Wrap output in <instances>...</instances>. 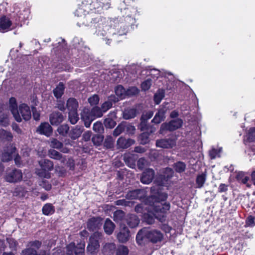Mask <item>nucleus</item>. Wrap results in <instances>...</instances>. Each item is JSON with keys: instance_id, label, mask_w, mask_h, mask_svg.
<instances>
[{"instance_id": "f257e3e1", "label": "nucleus", "mask_w": 255, "mask_h": 255, "mask_svg": "<svg viewBox=\"0 0 255 255\" xmlns=\"http://www.w3.org/2000/svg\"><path fill=\"white\" fill-rule=\"evenodd\" d=\"M130 70V73L128 74V77H126L125 80L129 78L131 80L137 79L141 80H152L158 78L170 79L172 75L170 72H166L162 70L160 71L157 69L151 68V67H146L141 69L138 66L133 65L127 68Z\"/></svg>"}, {"instance_id": "f03ea898", "label": "nucleus", "mask_w": 255, "mask_h": 255, "mask_svg": "<svg viewBox=\"0 0 255 255\" xmlns=\"http://www.w3.org/2000/svg\"><path fill=\"white\" fill-rule=\"evenodd\" d=\"M112 20H106L105 18H101L98 21V24L94 26L97 29L96 33L97 35L103 37V39H107L106 43L110 44L111 42V36L118 34L120 35L125 34L127 32V27L123 26V23H118L112 28L113 23Z\"/></svg>"}, {"instance_id": "7ed1b4c3", "label": "nucleus", "mask_w": 255, "mask_h": 255, "mask_svg": "<svg viewBox=\"0 0 255 255\" xmlns=\"http://www.w3.org/2000/svg\"><path fill=\"white\" fill-rule=\"evenodd\" d=\"M152 200H155V203L151 207V210H152V214L153 216L148 214L145 215V220L148 224H152L154 223V218H156L161 222H163L165 220V213L169 210L170 205L167 203H162V202L165 200H161L159 196L152 194L151 195Z\"/></svg>"}, {"instance_id": "20e7f679", "label": "nucleus", "mask_w": 255, "mask_h": 255, "mask_svg": "<svg viewBox=\"0 0 255 255\" xmlns=\"http://www.w3.org/2000/svg\"><path fill=\"white\" fill-rule=\"evenodd\" d=\"M173 174V171L170 168H166L160 171L159 177L156 179L155 185L151 188L152 194L156 195L161 200H165L167 197L166 193L162 191L161 187H166L167 182Z\"/></svg>"}, {"instance_id": "39448f33", "label": "nucleus", "mask_w": 255, "mask_h": 255, "mask_svg": "<svg viewBox=\"0 0 255 255\" xmlns=\"http://www.w3.org/2000/svg\"><path fill=\"white\" fill-rule=\"evenodd\" d=\"M9 108L14 119L17 122H21L22 118L25 121H28L31 117V111L29 107L25 104H21L19 105L18 109L16 99L11 98L9 100Z\"/></svg>"}, {"instance_id": "423d86ee", "label": "nucleus", "mask_w": 255, "mask_h": 255, "mask_svg": "<svg viewBox=\"0 0 255 255\" xmlns=\"http://www.w3.org/2000/svg\"><path fill=\"white\" fill-rule=\"evenodd\" d=\"M41 246V243L38 241H31L28 243L26 248L22 251L21 255H49V251L40 250L37 253L36 250Z\"/></svg>"}, {"instance_id": "0eeeda50", "label": "nucleus", "mask_w": 255, "mask_h": 255, "mask_svg": "<svg viewBox=\"0 0 255 255\" xmlns=\"http://www.w3.org/2000/svg\"><path fill=\"white\" fill-rule=\"evenodd\" d=\"M41 170L37 171V174L40 177L49 178L50 174L49 172L53 169V164L52 162L48 159H42L39 161Z\"/></svg>"}, {"instance_id": "6e6552de", "label": "nucleus", "mask_w": 255, "mask_h": 255, "mask_svg": "<svg viewBox=\"0 0 255 255\" xmlns=\"http://www.w3.org/2000/svg\"><path fill=\"white\" fill-rule=\"evenodd\" d=\"M22 179V173L17 169H8L6 171L5 180L9 183H17Z\"/></svg>"}, {"instance_id": "1a4fd4ad", "label": "nucleus", "mask_w": 255, "mask_h": 255, "mask_svg": "<svg viewBox=\"0 0 255 255\" xmlns=\"http://www.w3.org/2000/svg\"><path fill=\"white\" fill-rule=\"evenodd\" d=\"M102 233L95 232L90 238L89 242L87 248V251L91 254H93L100 247L99 240L102 237Z\"/></svg>"}, {"instance_id": "9d476101", "label": "nucleus", "mask_w": 255, "mask_h": 255, "mask_svg": "<svg viewBox=\"0 0 255 255\" xmlns=\"http://www.w3.org/2000/svg\"><path fill=\"white\" fill-rule=\"evenodd\" d=\"M85 244L80 243L76 247L73 243H70L66 247V255H84Z\"/></svg>"}, {"instance_id": "9b49d317", "label": "nucleus", "mask_w": 255, "mask_h": 255, "mask_svg": "<svg viewBox=\"0 0 255 255\" xmlns=\"http://www.w3.org/2000/svg\"><path fill=\"white\" fill-rule=\"evenodd\" d=\"M101 78L105 80H121L124 78L125 73L123 70L113 68L108 73H106Z\"/></svg>"}, {"instance_id": "f8f14e48", "label": "nucleus", "mask_w": 255, "mask_h": 255, "mask_svg": "<svg viewBox=\"0 0 255 255\" xmlns=\"http://www.w3.org/2000/svg\"><path fill=\"white\" fill-rule=\"evenodd\" d=\"M7 112L6 105L0 104V124L4 127L9 124Z\"/></svg>"}, {"instance_id": "ddd939ff", "label": "nucleus", "mask_w": 255, "mask_h": 255, "mask_svg": "<svg viewBox=\"0 0 255 255\" xmlns=\"http://www.w3.org/2000/svg\"><path fill=\"white\" fill-rule=\"evenodd\" d=\"M146 238L153 243H157L161 241L163 238L162 234L159 231L147 230Z\"/></svg>"}, {"instance_id": "4468645a", "label": "nucleus", "mask_w": 255, "mask_h": 255, "mask_svg": "<svg viewBox=\"0 0 255 255\" xmlns=\"http://www.w3.org/2000/svg\"><path fill=\"white\" fill-rule=\"evenodd\" d=\"M146 196V193L144 190L137 189L128 192L126 198L128 199H143Z\"/></svg>"}, {"instance_id": "2eb2a0df", "label": "nucleus", "mask_w": 255, "mask_h": 255, "mask_svg": "<svg viewBox=\"0 0 255 255\" xmlns=\"http://www.w3.org/2000/svg\"><path fill=\"white\" fill-rule=\"evenodd\" d=\"M81 119L84 122L86 128H89L92 121L94 120L91 111L88 109H84L81 113Z\"/></svg>"}, {"instance_id": "dca6fc26", "label": "nucleus", "mask_w": 255, "mask_h": 255, "mask_svg": "<svg viewBox=\"0 0 255 255\" xmlns=\"http://www.w3.org/2000/svg\"><path fill=\"white\" fill-rule=\"evenodd\" d=\"M154 176V170L152 169H147L143 172L140 181L143 184H149L152 181Z\"/></svg>"}, {"instance_id": "f3484780", "label": "nucleus", "mask_w": 255, "mask_h": 255, "mask_svg": "<svg viewBox=\"0 0 255 255\" xmlns=\"http://www.w3.org/2000/svg\"><path fill=\"white\" fill-rule=\"evenodd\" d=\"M175 143L174 139H161L156 141V146L163 148H169L172 147Z\"/></svg>"}, {"instance_id": "a211bd4d", "label": "nucleus", "mask_w": 255, "mask_h": 255, "mask_svg": "<svg viewBox=\"0 0 255 255\" xmlns=\"http://www.w3.org/2000/svg\"><path fill=\"white\" fill-rule=\"evenodd\" d=\"M64 117L63 115L60 112H53L50 114L49 121L51 124L53 126H57L63 122Z\"/></svg>"}, {"instance_id": "6ab92c4d", "label": "nucleus", "mask_w": 255, "mask_h": 255, "mask_svg": "<svg viewBox=\"0 0 255 255\" xmlns=\"http://www.w3.org/2000/svg\"><path fill=\"white\" fill-rule=\"evenodd\" d=\"M129 231L127 227H123L117 235L119 241L123 243L127 242L129 240Z\"/></svg>"}, {"instance_id": "aec40b11", "label": "nucleus", "mask_w": 255, "mask_h": 255, "mask_svg": "<svg viewBox=\"0 0 255 255\" xmlns=\"http://www.w3.org/2000/svg\"><path fill=\"white\" fill-rule=\"evenodd\" d=\"M134 143V140L131 139H126L120 137L117 140V145L118 148H127Z\"/></svg>"}, {"instance_id": "412c9836", "label": "nucleus", "mask_w": 255, "mask_h": 255, "mask_svg": "<svg viewBox=\"0 0 255 255\" xmlns=\"http://www.w3.org/2000/svg\"><path fill=\"white\" fill-rule=\"evenodd\" d=\"M37 131L40 134H44L48 136L52 133V129L48 123H41L38 127Z\"/></svg>"}, {"instance_id": "4be33fe9", "label": "nucleus", "mask_w": 255, "mask_h": 255, "mask_svg": "<svg viewBox=\"0 0 255 255\" xmlns=\"http://www.w3.org/2000/svg\"><path fill=\"white\" fill-rule=\"evenodd\" d=\"M12 23L8 17L3 16L0 18V31L4 32L10 30Z\"/></svg>"}, {"instance_id": "5701e85b", "label": "nucleus", "mask_w": 255, "mask_h": 255, "mask_svg": "<svg viewBox=\"0 0 255 255\" xmlns=\"http://www.w3.org/2000/svg\"><path fill=\"white\" fill-rule=\"evenodd\" d=\"M101 223L99 218H92L87 223V228L91 231H94L101 226Z\"/></svg>"}, {"instance_id": "b1692460", "label": "nucleus", "mask_w": 255, "mask_h": 255, "mask_svg": "<svg viewBox=\"0 0 255 255\" xmlns=\"http://www.w3.org/2000/svg\"><path fill=\"white\" fill-rule=\"evenodd\" d=\"M175 129V121L172 120L168 123H163L161 125L159 132L164 134L165 131H172Z\"/></svg>"}, {"instance_id": "393cba45", "label": "nucleus", "mask_w": 255, "mask_h": 255, "mask_svg": "<svg viewBox=\"0 0 255 255\" xmlns=\"http://www.w3.org/2000/svg\"><path fill=\"white\" fill-rule=\"evenodd\" d=\"M78 106V103L76 99L73 98H70L68 99L66 107L69 112L77 111Z\"/></svg>"}, {"instance_id": "a878e982", "label": "nucleus", "mask_w": 255, "mask_h": 255, "mask_svg": "<svg viewBox=\"0 0 255 255\" xmlns=\"http://www.w3.org/2000/svg\"><path fill=\"white\" fill-rule=\"evenodd\" d=\"M83 131V128L81 126H76L73 128L69 132V136L73 139L78 138Z\"/></svg>"}, {"instance_id": "bb28decb", "label": "nucleus", "mask_w": 255, "mask_h": 255, "mask_svg": "<svg viewBox=\"0 0 255 255\" xmlns=\"http://www.w3.org/2000/svg\"><path fill=\"white\" fill-rule=\"evenodd\" d=\"M48 155L50 158L59 160L61 163H64L66 159L65 156H63L61 153L54 149H50Z\"/></svg>"}, {"instance_id": "cd10ccee", "label": "nucleus", "mask_w": 255, "mask_h": 255, "mask_svg": "<svg viewBox=\"0 0 255 255\" xmlns=\"http://www.w3.org/2000/svg\"><path fill=\"white\" fill-rule=\"evenodd\" d=\"M165 110L163 108L160 109L156 113L152 122L158 124L163 121L165 118Z\"/></svg>"}, {"instance_id": "c85d7f7f", "label": "nucleus", "mask_w": 255, "mask_h": 255, "mask_svg": "<svg viewBox=\"0 0 255 255\" xmlns=\"http://www.w3.org/2000/svg\"><path fill=\"white\" fill-rule=\"evenodd\" d=\"M115 228L114 223L109 219H107L104 226V231L105 233L108 235L113 233Z\"/></svg>"}, {"instance_id": "c756f323", "label": "nucleus", "mask_w": 255, "mask_h": 255, "mask_svg": "<svg viewBox=\"0 0 255 255\" xmlns=\"http://www.w3.org/2000/svg\"><path fill=\"white\" fill-rule=\"evenodd\" d=\"M137 114V111L135 108H128L123 112V118L126 120L134 118Z\"/></svg>"}, {"instance_id": "7c9ffc66", "label": "nucleus", "mask_w": 255, "mask_h": 255, "mask_svg": "<svg viewBox=\"0 0 255 255\" xmlns=\"http://www.w3.org/2000/svg\"><path fill=\"white\" fill-rule=\"evenodd\" d=\"M139 223L138 218L134 214H131L128 217L127 223L131 228L136 227Z\"/></svg>"}, {"instance_id": "2f4dec72", "label": "nucleus", "mask_w": 255, "mask_h": 255, "mask_svg": "<svg viewBox=\"0 0 255 255\" xmlns=\"http://www.w3.org/2000/svg\"><path fill=\"white\" fill-rule=\"evenodd\" d=\"M236 178L239 182H240L244 184H246L248 187H251V184L248 183L250 178L246 175L245 173L243 172H239L237 173Z\"/></svg>"}, {"instance_id": "473e14b6", "label": "nucleus", "mask_w": 255, "mask_h": 255, "mask_svg": "<svg viewBox=\"0 0 255 255\" xmlns=\"http://www.w3.org/2000/svg\"><path fill=\"white\" fill-rule=\"evenodd\" d=\"M64 89L65 86L63 83H59V84L56 87V88L53 89V94L54 96L57 99L61 98L64 93Z\"/></svg>"}, {"instance_id": "72a5a7b5", "label": "nucleus", "mask_w": 255, "mask_h": 255, "mask_svg": "<svg viewBox=\"0 0 255 255\" xmlns=\"http://www.w3.org/2000/svg\"><path fill=\"white\" fill-rule=\"evenodd\" d=\"M136 157L133 155H125L124 160L126 164L130 168H134L135 166V159Z\"/></svg>"}, {"instance_id": "f704fd0d", "label": "nucleus", "mask_w": 255, "mask_h": 255, "mask_svg": "<svg viewBox=\"0 0 255 255\" xmlns=\"http://www.w3.org/2000/svg\"><path fill=\"white\" fill-rule=\"evenodd\" d=\"M116 249V245L113 243H106L102 249L103 253L105 255H110Z\"/></svg>"}, {"instance_id": "c9c22d12", "label": "nucleus", "mask_w": 255, "mask_h": 255, "mask_svg": "<svg viewBox=\"0 0 255 255\" xmlns=\"http://www.w3.org/2000/svg\"><path fill=\"white\" fill-rule=\"evenodd\" d=\"M72 43L74 47L78 50L80 49L82 51L83 49L86 48L84 45V42L82 41V39L79 37H74L73 39Z\"/></svg>"}, {"instance_id": "e433bc0d", "label": "nucleus", "mask_w": 255, "mask_h": 255, "mask_svg": "<svg viewBox=\"0 0 255 255\" xmlns=\"http://www.w3.org/2000/svg\"><path fill=\"white\" fill-rule=\"evenodd\" d=\"M30 11L27 8H23L22 10H20L17 13V16L19 18V21H23L29 18Z\"/></svg>"}, {"instance_id": "4c0bfd02", "label": "nucleus", "mask_w": 255, "mask_h": 255, "mask_svg": "<svg viewBox=\"0 0 255 255\" xmlns=\"http://www.w3.org/2000/svg\"><path fill=\"white\" fill-rule=\"evenodd\" d=\"M165 96L164 91L162 89L158 90L154 94V101L156 104H159Z\"/></svg>"}, {"instance_id": "58836bf2", "label": "nucleus", "mask_w": 255, "mask_h": 255, "mask_svg": "<svg viewBox=\"0 0 255 255\" xmlns=\"http://www.w3.org/2000/svg\"><path fill=\"white\" fill-rule=\"evenodd\" d=\"M147 229H142L137 234L136 240L138 244L141 245L144 237H146Z\"/></svg>"}, {"instance_id": "ea45409f", "label": "nucleus", "mask_w": 255, "mask_h": 255, "mask_svg": "<svg viewBox=\"0 0 255 255\" xmlns=\"http://www.w3.org/2000/svg\"><path fill=\"white\" fill-rule=\"evenodd\" d=\"M54 211V207L50 204H46L42 208V212L45 215L52 214Z\"/></svg>"}, {"instance_id": "a19ab883", "label": "nucleus", "mask_w": 255, "mask_h": 255, "mask_svg": "<svg viewBox=\"0 0 255 255\" xmlns=\"http://www.w3.org/2000/svg\"><path fill=\"white\" fill-rule=\"evenodd\" d=\"M15 148H11L10 151H4L2 153L1 159L3 161H8L12 158V154L14 151Z\"/></svg>"}, {"instance_id": "79ce46f5", "label": "nucleus", "mask_w": 255, "mask_h": 255, "mask_svg": "<svg viewBox=\"0 0 255 255\" xmlns=\"http://www.w3.org/2000/svg\"><path fill=\"white\" fill-rule=\"evenodd\" d=\"M79 120L77 111L69 112V120L73 124H75Z\"/></svg>"}, {"instance_id": "37998d69", "label": "nucleus", "mask_w": 255, "mask_h": 255, "mask_svg": "<svg viewBox=\"0 0 255 255\" xmlns=\"http://www.w3.org/2000/svg\"><path fill=\"white\" fill-rule=\"evenodd\" d=\"M92 114L94 119L96 118H100L103 116V111L98 107H95L91 110Z\"/></svg>"}, {"instance_id": "c03bdc74", "label": "nucleus", "mask_w": 255, "mask_h": 255, "mask_svg": "<svg viewBox=\"0 0 255 255\" xmlns=\"http://www.w3.org/2000/svg\"><path fill=\"white\" fill-rule=\"evenodd\" d=\"M206 181V176L205 174H202L198 175L196 178V184L198 188H201L203 186Z\"/></svg>"}, {"instance_id": "a18cd8bd", "label": "nucleus", "mask_w": 255, "mask_h": 255, "mask_svg": "<svg viewBox=\"0 0 255 255\" xmlns=\"http://www.w3.org/2000/svg\"><path fill=\"white\" fill-rule=\"evenodd\" d=\"M50 145L53 148L60 149L62 147L63 143L56 138H52L50 140Z\"/></svg>"}, {"instance_id": "49530a36", "label": "nucleus", "mask_w": 255, "mask_h": 255, "mask_svg": "<svg viewBox=\"0 0 255 255\" xmlns=\"http://www.w3.org/2000/svg\"><path fill=\"white\" fill-rule=\"evenodd\" d=\"M114 139L111 135L106 136L104 141V145L108 148H111L113 147Z\"/></svg>"}, {"instance_id": "de8ad7c7", "label": "nucleus", "mask_w": 255, "mask_h": 255, "mask_svg": "<svg viewBox=\"0 0 255 255\" xmlns=\"http://www.w3.org/2000/svg\"><path fill=\"white\" fill-rule=\"evenodd\" d=\"M69 129V126L66 124H64L59 126L57 129V131L60 134L63 136L67 134Z\"/></svg>"}, {"instance_id": "09e8293b", "label": "nucleus", "mask_w": 255, "mask_h": 255, "mask_svg": "<svg viewBox=\"0 0 255 255\" xmlns=\"http://www.w3.org/2000/svg\"><path fill=\"white\" fill-rule=\"evenodd\" d=\"M104 125L106 128H112L116 126V123L112 118H107L105 120Z\"/></svg>"}, {"instance_id": "8fccbe9b", "label": "nucleus", "mask_w": 255, "mask_h": 255, "mask_svg": "<svg viewBox=\"0 0 255 255\" xmlns=\"http://www.w3.org/2000/svg\"><path fill=\"white\" fill-rule=\"evenodd\" d=\"M139 140L141 144H145L147 143L149 140V134L147 132H143L139 137Z\"/></svg>"}, {"instance_id": "3c124183", "label": "nucleus", "mask_w": 255, "mask_h": 255, "mask_svg": "<svg viewBox=\"0 0 255 255\" xmlns=\"http://www.w3.org/2000/svg\"><path fill=\"white\" fill-rule=\"evenodd\" d=\"M103 140V136L101 135L97 134L93 136L92 141L94 145L96 146L100 145Z\"/></svg>"}, {"instance_id": "603ef678", "label": "nucleus", "mask_w": 255, "mask_h": 255, "mask_svg": "<svg viewBox=\"0 0 255 255\" xmlns=\"http://www.w3.org/2000/svg\"><path fill=\"white\" fill-rule=\"evenodd\" d=\"M12 135L11 133L3 129H0V139L5 138L10 140L12 138Z\"/></svg>"}, {"instance_id": "864d4df0", "label": "nucleus", "mask_w": 255, "mask_h": 255, "mask_svg": "<svg viewBox=\"0 0 255 255\" xmlns=\"http://www.w3.org/2000/svg\"><path fill=\"white\" fill-rule=\"evenodd\" d=\"M125 131L128 134H133L135 130V128L130 124H124Z\"/></svg>"}, {"instance_id": "5fc2aeb1", "label": "nucleus", "mask_w": 255, "mask_h": 255, "mask_svg": "<svg viewBox=\"0 0 255 255\" xmlns=\"http://www.w3.org/2000/svg\"><path fill=\"white\" fill-rule=\"evenodd\" d=\"M247 138L250 142L255 141V128H252L249 130Z\"/></svg>"}, {"instance_id": "6e6d98bb", "label": "nucleus", "mask_w": 255, "mask_h": 255, "mask_svg": "<svg viewBox=\"0 0 255 255\" xmlns=\"http://www.w3.org/2000/svg\"><path fill=\"white\" fill-rule=\"evenodd\" d=\"M128 250L127 247L121 246L117 250L116 255H128Z\"/></svg>"}, {"instance_id": "4d7b16f0", "label": "nucleus", "mask_w": 255, "mask_h": 255, "mask_svg": "<svg viewBox=\"0 0 255 255\" xmlns=\"http://www.w3.org/2000/svg\"><path fill=\"white\" fill-rule=\"evenodd\" d=\"M115 93L116 95L119 97L122 98L123 96L125 93V90L124 87L121 85L117 86L115 88Z\"/></svg>"}, {"instance_id": "13d9d810", "label": "nucleus", "mask_w": 255, "mask_h": 255, "mask_svg": "<svg viewBox=\"0 0 255 255\" xmlns=\"http://www.w3.org/2000/svg\"><path fill=\"white\" fill-rule=\"evenodd\" d=\"M93 129L97 132L101 133L104 130L102 124L100 122H97L93 125Z\"/></svg>"}, {"instance_id": "bf43d9fd", "label": "nucleus", "mask_w": 255, "mask_h": 255, "mask_svg": "<svg viewBox=\"0 0 255 255\" xmlns=\"http://www.w3.org/2000/svg\"><path fill=\"white\" fill-rule=\"evenodd\" d=\"M125 131L124 124H120L114 130L113 134L117 136L119 135L123 131Z\"/></svg>"}, {"instance_id": "052dcab7", "label": "nucleus", "mask_w": 255, "mask_h": 255, "mask_svg": "<svg viewBox=\"0 0 255 255\" xmlns=\"http://www.w3.org/2000/svg\"><path fill=\"white\" fill-rule=\"evenodd\" d=\"M186 167V164L183 162H176V172L181 173L185 171Z\"/></svg>"}, {"instance_id": "680f3d73", "label": "nucleus", "mask_w": 255, "mask_h": 255, "mask_svg": "<svg viewBox=\"0 0 255 255\" xmlns=\"http://www.w3.org/2000/svg\"><path fill=\"white\" fill-rule=\"evenodd\" d=\"M7 242L8 243L9 248L13 250H15L18 245L17 242L12 238H7Z\"/></svg>"}, {"instance_id": "e2e57ef3", "label": "nucleus", "mask_w": 255, "mask_h": 255, "mask_svg": "<svg viewBox=\"0 0 255 255\" xmlns=\"http://www.w3.org/2000/svg\"><path fill=\"white\" fill-rule=\"evenodd\" d=\"M112 106V102L108 100L102 104L101 108L103 112H106L109 110Z\"/></svg>"}, {"instance_id": "0e129e2a", "label": "nucleus", "mask_w": 255, "mask_h": 255, "mask_svg": "<svg viewBox=\"0 0 255 255\" xmlns=\"http://www.w3.org/2000/svg\"><path fill=\"white\" fill-rule=\"evenodd\" d=\"M99 101V98L97 95H94L88 99V102L91 105H96Z\"/></svg>"}, {"instance_id": "69168bd1", "label": "nucleus", "mask_w": 255, "mask_h": 255, "mask_svg": "<svg viewBox=\"0 0 255 255\" xmlns=\"http://www.w3.org/2000/svg\"><path fill=\"white\" fill-rule=\"evenodd\" d=\"M86 11L82 7H79L76 9L75 12V15L77 16L82 17L84 18L86 17Z\"/></svg>"}, {"instance_id": "338daca9", "label": "nucleus", "mask_w": 255, "mask_h": 255, "mask_svg": "<svg viewBox=\"0 0 255 255\" xmlns=\"http://www.w3.org/2000/svg\"><path fill=\"white\" fill-rule=\"evenodd\" d=\"M221 149H217L214 148H213L211 150L209 151V155L211 159H215L217 156H218Z\"/></svg>"}, {"instance_id": "774afa93", "label": "nucleus", "mask_w": 255, "mask_h": 255, "mask_svg": "<svg viewBox=\"0 0 255 255\" xmlns=\"http://www.w3.org/2000/svg\"><path fill=\"white\" fill-rule=\"evenodd\" d=\"M147 163L148 162L145 158H141L137 161V166L139 169H142L147 165Z\"/></svg>"}]
</instances>
